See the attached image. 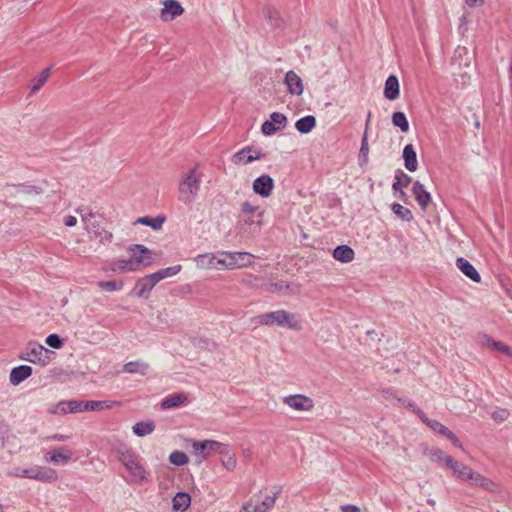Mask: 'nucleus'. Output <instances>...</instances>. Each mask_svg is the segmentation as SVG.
Segmentation results:
<instances>
[{
  "label": "nucleus",
  "instance_id": "nucleus-58",
  "mask_svg": "<svg viewBox=\"0 0 512 512\" xmlns=\"http://www.w3.org/2000/svg\"><path fill=\"white\" fill-rule=\"evenodd\" d=\"M495 340L488 334H483L481 336V343L484 347L492 348V343H494Z\"/></svg>",
  "mask_w": 512,
  "mask_h": 512
},
{
  "label": "nucleus",
  "instance_id": "nucleus-52",
  "mask_svg": "<svg viewBox=\"0 0 512 512\" xmlns=\"http://www.w3.org/2000/svg\"><path fill=\"white\" fill-rule=\"evenodd\" d=\"M509 411L507 409H504V408H498L497 410H495L492 414H491V417L494 421L496 422H504L505 420H507V418L509 417Z\"/></svg>",
  "mask_w": 512,
  "mask_h": 512
},
{
  "label": "nucleus",
  "instance_id": "nucleus-45",
  "mask_svg": "<svg viewBox=\"0 0 512 512\" xmlns=\"http://www.w3.org/2000/svg\"><path fill=\"white\" fill-rule=\"evenodd\" d=\"M169 461L175 466H183L189 462V458L186 453L175 450L169 455Z\"/></svg>",
  "mask_w": 512,
  "mask_h": 512
},
{
  "label": "nucleus",
  "instance_id": "nucleus-3",
  "mask_svg": "<svg viewBox=\"0 0 512 512\" xmlns=\"http://www.w3.org/2000/svg\"><path fill=\"white\" fill-rule=\"evenodd\" d=\"M282 492V487H274L270 493H267L263 498L260 495H255V503L250 501L245 504L240 512H269L274 504L278 496Z\"/></svg>",
  "mask_w": 512,
  "mask_h": 512
},
{
  "label": "nucleus",
  "instance_id": "nucleus-10",
  "mask_svg": "<svg viewBox=\"0 0 512 512\" xmlns=\"http://www.w3.org/2000/svg\"><path fill=\"white\" fill-rule=\"evenodd\" d=\"M284 403L297 411H310L314 407L313 400L302 394L287 396L284 398Z\"/></svg>",
  "mask_w": 512,
  "mask_h": 512
},
{
  "label": "nucleus",
  "instance_id": "nucleus-42",
  "mask_svg": "<svg viewBox=\"0 0 512 512\" xmlns=\"http://www.w3.org/2000/svg\"><path fill=\"white\" fill-rule=\"evenodd\" d=\"M391 210L401 220H404L407 222H410L413 220V214H412L411 210L402 206L399 203H393L391 205Z\"/></svg>",
  "mask_w": 512,
  "mask_h": 512
},
{
  "label": "nucleus",
  "instance_id": "nucleus-27",
  "mask_svg": "<svg viewBox=\"0 0 512 512\" xmlns=\"http://www.w3.org/2000/svg\"><path fill=\"white\" fill-rule=\"evenodd\" d=\"M332 255H333L334 259H336L337 261H340L342 263H349L355 257L354 250L348 245L337 246L333 250Z\"/></svg>",
  "mask_w": 512,
  "mask_h": 512
},
{
  "label": "nucleus",
  "instance_id": "nucleus-37",
  "mask_svg": "<svg viewBox=\"0 0 512 512\" xmlns=\"http://www.w3.org/2000/svg\"><path fill=\"white\" fill-rule=\"evenodd\" d=\"M133 478V481L141 483L149 480V474L140 462L136 463L131 469L128 470Z\"/></svg>",
  "mask_w": 512,
  "mask_h": 512
},
{
  "label": "nucleus",
  "instance_id": "nucleus-26",
  "mask_svg": "<svg viewBox=\"0 0 512 512\" xmlns=\"http://www.w3.org/2000/svg\"><path fill=\"white\" fill-rule=\"evenodd\" d=\"M316 124L315 116L306 115L295 122V128L301 134H308L316 127Z\"/></svg>",
  "mask_w": 512,
  "mask_h": 512
},
{
  "label": "nucleus",
  "instance_id": "nucleus-50",
  "mask_svg": "<svg viewBox=\"0 0 512 512\" xmlns=\"http://www.w3.org/2000/svg\"><path fill=\"white\" fill-rule=\"evenodd\" d=\"M46 344L54 349H60L64 345V340L58 334H49L46 337Z\"/></svg>",
  "mask_w": 512,
  "mask_h": 512
},
{
  "label": "nucleus",
  "instance_id": "nucleus-64",
  "mask_svg": "<svg viewBox=\"0 0 512 512\" xmlns=\"http://www.w3.org/2000/svg\"><path fill=\"white\" fill-rule=\"evenodd\" d=\"M483 3L484 0H465V4L470 8L481 6Z\"/></svg>",
  "mask_w": 512,
  "mask_h": 512
},
{
  "label": "nucleus",
  "instance_id": "nucleus-25",
  "mask_svg": "<svg viewBox=\"0 0 512 512\" xmlns=\"http://www.w3.org/2000/svg\"><path fill=\"white\" fill-rule=\"evenodd\" d=\"M191 503V497L186 492H177L172 499V508L174 512H184Z\"/></svg>",
  "mask_w": 512,
  "mask_h": 512
},
{
  "label": "nucleus",
  "instance_id": "nucleus-63",
  "mask_svg": "<svg viewBox=\"0 0 512 512\" xmlns=\"http://www.w3.org/2000/svg\"><path fill=\"white\" fill-rule=\"evenodd\" d=\"M459 21H460L459 30L462 33H464L467 30V28H466V25H467V22H468L467 17L465 15H462L460 17Z\"/></svg>",
  "mask_w": 512,
  "mask_h": 512
},
{
  "label": "nucleus",
  "instance_id": "nucleus-36",
  "mask_svg": "<svg viewBox=\"0 0 512 512\" xmlns=\"http://www.w3.org/2000/svg\"><path fill=\"white\" fill-rule=\"evenodd\" d=\"M431 459L434 462H444L447 468H451L455 460L450 455L445 454L441 449L435 448L430 451Z\"/></svg>",
  "mask_w": 512,
  "mask_h": 512
},
{
  "label": "nucleus",
  "instance_id": "nucleus-28",
  "mask_svg": "<svg viewBox=\"0 0 512 512\" xmlns=\"http://www.w3.org/2000/svg\"><path fill=\"white\" fill-rule=\"evenodd\" d=\"M218 253L200 254L195 258L196 265L201 269H213L217 267Z\"/></svg>",
  "mask_w": 512,
  "mask_h": 512
},
{
  "label": "nucleus",
  "instance_id": "nucleus-46",
  "mask_svg": "<svg viewBox=\"0 0 512 512\" xmlns=\"http://www.w3.org/2000/svg\"><path fill=\"white\" fill-rule=\"evenodd\" d=\"M117 453L119 455V461L124 465L125 463L131 461L132 459H134V457H136V453L131 449V448H128L127 446L125 445H122L120 446L118 449H117Z\"/></svg>",
  "mask_w": 512,
  "mask_h": 512
},
{
  "label": "nucleus",
  "instance_id": "nucleus-16",
  "mask_svg": "<svg viewBox=\"0 0 512 512\" xmlns=\"http://www.w3.org/2000/svg\"><path fill=\"white\" fill-rule=\"evenodd\" d=\"M412 193L420 208L425 211L428 204L431 202L430 192H428L424 185L417 180L413 184Z\"/></svg>",
  "mask_w": 512,
  "mask_h": 512
},
{
  "label": "nucleus",
  "instance_id": "nucleus-21",
  "mask_svg": "<svg viewBox=\"0 0 512 512\" xmlns=\"http://www.w3.org/2000/svg\"><path fill=\"white\" fill-rule=\"evenodd\" d=\"M402 157L404 160V166L408 171L414 172L417 170V154L412 144L405 145L402 152Z\"/></svg>",
  "mask_w": 512,
  "mask_h": 512
},
{
  "label": "nucleus",
  "instance_id": "nucleus-6",
  "mask_svg": "<svg viewBox=\"0 0 512 512\" xmlns=\"http://www.w3.org/2000/svg\"><path fill=\"white\" fill-rule=\"evenodd\" d=\"M266 158V153H264L261 149L256 148L254 146H245L238 152H236L231 160L234 164H250L253 161L261 160Z\"/></svg>",
  "mask_w": 512,
  "mask_h": 512
},
{
  "label": "nucleus",
  "instance_id": "nucleus-49",
  "mask_svg": "<svg viewBox=\"0 0 512 512\" xmlns=\"http://www.w3.org/2000/svg\"><path fill=\"white\" fill-rule=\"evenodd\" d=\"M222 456V465L229 471L236 467V458L234 454L230 453L229 445H227V454H220Z\"/></svg>",
  "mask_w": 512,
  "mask_h": 512
},
{
  "label": "nucleus",
  "instance_id": "nucleus-60",
  "mask_svg": "<svg viewBox=\"0 0 512 512\" xmlns=\"http://www.w3.org/2000/svg\"><path fill=\"white\" fill-rule=\"evenodd\" d=\"M430 429H432L435 433H437L439 431V428H441V426L443 424H441L440 422H438L437 420H433V419H430V420H427V424H426Z\"/></svg>",
  "mask_w": 512,
  "mask_h": 512
},
{
  "label": "nucleus",
  "instance_id": "nucleus-59",
  "mask_svg": "<svg viewBox=\"0 0 512 512\" xmlns=\"http://www.w3.org/2000/svg\"><path fill=\"white\" fill-rule=\"evenodd\" d=\"M341 512H360V508L354 504H346L340 507Z\"/></svg>",
  "mask_w": 512,
  "mask_h": 512
},
{
  "label": "nucleus",
  "instance_id": "nucleus-47",
  "mask_svg": "<svg viewBox=\"0 0 512 512\" xmlns=\"http://www.w3.org/2000/svg\"><path fill=\"white\" fill-rule=\"evenodd\" d=\"M99 287L107 292L112 291H119L123 288L124 283L123 281H116V280H108V281H100L98 283Z\"/></svg>",
  "mask_w": 512,
  "mask_h": 512
},
{
  "label": "nucleus",
  "instance_id": "nucleus-23",
  "mask_svg": "<svg viewBox=\"0 0 512 512\" xmlns=\"http://www.w3.org/2000/svg\"><path fill=\"white\" fill-rule=\"evenodd\" d=\"M452 471V474L459 480L463 482H467L468 479L473 475V469L470 468L468 465L456 461L453 463L452 467L450 468Z\"/></svg>",
  "mask_w": 512,
  "mask_h": 512
},
{
  "label": "nucleus",
  "instance_id": "nucleus-11",
  "mask_svg": "<svg viewBox=\"0 0 512 512\" xmlns=\"http://www.w3.org/2000/svg\"><path fill=\"white\" fill-rule=\"evenodd\" d=\"M155 275L149 274L145 275L142 278H139L136 281L135 287L133 289V292L140 298L147 299L150 291L155 287V285L158 283L157 279L154 278Z\"/></svg>",
  "mask_w": 512,
  "mask_h": 512
},
{
  "label": "nucleus",
  "instance_id": "nucleus-62",
  "mask_svg": "<svg viewBox=\"0 0 512 512\" xmlns=\"http://www.w3.org/2000/svg\"><path fill=\"white\" fill-rule=\"evenodd\" d=\"M76 223H77V219H76V217H74L72 215H68L64 219V224L67 227H74L76 225Z\"/></svg>",
  "mask_w": 512,
  "mask_h": 512
},
{
  "label": "nucleus",
  "instance_id": "nucleus-38",
  "mask_svg": "<svg viewBox=\"0 0 512 512\" xmlns=\"http://www.w3.org/2000/svg\"><path fill=\"white\" fill-rule=\"evenodd\" d=\"M49 460L53 463H66L71 459V452L70 451H64L63 448H57L53 449L51 452H49Z\"/></svg>",
  "mask_w": 512,
  "mask_h": 512
},
{
  "label": "nucleus",
  "instance_id": "nucleus-57",
  "mask_svg": "<svg viewBox=\"0 0 512 512\" xmlns=\"http://www.w3.org/2000/svg\"><path fill=\"white\" fill-rule=\"evenodd\" d=\"M8 426L7 425H1L0 424V445L4 446L5 440L8 437Z\"/></svg>",
  "mask_w": 512,
  "mask_h": 512
},
{
  "label": "nucleus",
  "instance_id": "nucleus-2",
  "mask_svg": "<svg viewBox=\"0 0 512 512\" xmlns=\"http://www.w3.org/2000/svg\"><path fill=\"white\" fill-rule=\"evenodd\" d=\"M201 174L198 168L193 167L179 183L178 199L182 203L189 205L194 202L200 190Z\"/></svg>",
  "mask_w": 512,
  "mask_h": 512
},
{
  "label": "nucleus",
  "instance_id": "nucleus-48",
  "mask_svg": "<svg viewBox=\"0 0 512 512\" xmlns=\"http://www.w3.org/2000/svg\"><path fill=\"white\" fill-rule=\"evenodd\" d=\"M238 261L237 268L246 267L252 263L254 256L248 252H232Z\"/></svg>",
  "mask_w": 512,
  "mask_h": 512
},
{
  "label": "nucleus",
  "instance_id": "nucleus-34",
  "mask_svg": "<svg viewBox=\"0 0 512 512\" xmlns=\"http://www.w3.org/2000/svg\"><path fill=\"white\" fill-rule=\"evenodd\" d=\"M149 365L142 361H130L124 364L123 371L130 374L140 373L145 375Z\"/></svg>",
  "mask_w": 512,
  "mask_h": 512
},
{
  "label": "nucleus",
  "instance_id": "nucleus-22",
  "mask_svg": "<svg viewBox=\"0 0 512 512\" xmlns=\"http://www.w3.org/2000/svg\"><path fill=\"white\" fill-rule=\"evenodd\" d=\"M187 400H188V396L185 393L171 394V395H168L167 397H165L161 401L160 408L162 410L177 408V407L181 406L182 404H184L185 402H187Z\"/></svg>",
  "mask_w": 512,
  "mask_h": 512
},
{
  "label": "nucleus",
  "instance_id": "nucleus-56",
  "mask_svg": "<svg viewBox=\"0 0 512 512\" xmlns=\"http://www.w3.org/2000/svg\"><path fill=\"white\" fill-rule=\"evenodd\" d=\"M256 207H254L251 203H249L248 201H245L241 204V212L242 213H247V214H253L255 211H256Z\"/></svg>",
  "mask_w": 512,
  "mask_h": 512
},
{
  "label": "nucleus",
  "instance_id": "nucleus-51",
  "mask_svg": "<svg viewBox=\"0 0 512 512\" xmlns=\"http://www.w3.org/2000/svg\"><path fill=\"white\" fill-rule=\"evenodd\" d=\"M492 350H495V351H498L500 353H503L509 357L512 358V349L506 345L505 343L501 342V341H496L494 343H492Z\"/></svg>",
  "mask_w": 512,
  "mask_h": 512
},
{
  "label": "nucleus",
  "instance_id": "nucleus-15",
  "mask_svg": "<svg viewBox=\"0 0 512 512\" xmlns=\"http://www.w3.org/2000/svg\"><path fill=\"white\" fill-rule=\"evenodd\" d=\"M33 369L29 365H19L13 367L10 371L9 381L13 386H17L32 375Z\"/></svg>",
  "mask_w": 512,
  "mask_h": 512
},
{
  "label": "nucleus",
  "instance_id": "nucleus-29",
  "mask_svg": "<svg viewBox=\"0 0 512 512\" xmlns=\"http://www.w3.org/2000/svg\"><path fill=\"white\" fill-rule=\"evenodd\" d=\"M165 221H166V216L163 214H159L155 217H151V216L139 217L135 221V224H141V225L149 226L153 230H159L162 228Z\"/></svg>",
  "mask_w": 512,
  "mask_h": 512
},
{
  "label": "nucleus",
  "instance_id": "nucleus-8",
  "mask_svg": "<svg viewBox=\"0 0 512 512\" xmlns=\"http://www.w3.org/2000/svg\"><path fill=\"white\" fill-rule=\"evenodd\" d=\"M260 289H263L270 293H284V294H298L300 293V285H290L283 280L278 282H263L260 285Z\"/></svg>",
  "mask_w": 512,
  "mask_h": 512
},
{
  "label": "nucleus",
  "instance_id": "nucleus-4",
  "mask_svg": "<svg viewBox=\"0 0 512 512\" xmlns=\"http://www.w3.org/2000/svg\"><path fill=\"white\" fill-rule=\"evenodd\" d=\"M193 453L199 458V462L207 459L212 452L218 454H227V444L218 442L216 440H194L192 443Z\"/></svg>",
  "mask_w": 512,
  "mask_h": 512
},
{
  "label": "nucleus",
  "instance_id": "nucleus-1",
  "mask_svg": "<svg viewBox=\"0 0 512 512\" xmlns=\"http://www.w3.org/2000/svg\"><path fill=\"white\" fill-rule=\"evenodd\" d=\"M254 321L265 326L286 327L294 331L302 330V322L295 313H290L284 309L263 313L254 318Z\"/></svg>",
  "mask_w": 512,
  "mask_h": 512
},
{
  "label": "nucleus",
  "instance_id": "nucleus-31",
  "mask_svg": "<svg viewBox=\"0 0 512 512\" xmlns=\"http://www.w3.org/2000/svg\"><path fill=\"white\" fill-rule=\"evenodd\" d=\"M394 179L395 181L392 184V190L394 191V194H396L398 190L408 187L412 181V178L404 173L401 169L396 170Z\"/></svg>",
  "mask_w": 512,
  "mask_h": 512
},
{
  "label": "nucleus",
  "instance_id": "nucleus-35",
  "mask_svg": "<svg viewBox=\"0 0 512 512\" xmlns=\"http://www.w3.org/2000/svg\"><path fill=\"white\" fill-rule=\"evenodd\" d=\"M392 124L399 128L401 132L407 133L409 131V122L404 112L396 111L391 117Z\"/></svg>",
  "mask_w": 512,
  "mask_h": 512
},
{
  "label": "nucleus",
  "instance_id": "nucleus-44",
  "mask_svg": "<svg viewBox=\"0 0 512 512\" xmlns=\"http://www.w3.org/2000/svg\"><path fill=\"white\" fill-rule=\"evenodd\" d=\"M264 16L272 26L279 27L281 25L282 19L277 9L271 6L265 7Z\"/></svg>",
  "mask_w": 512,
  "mask_h": 512
},
{
  "label": "nucleus",
  "instance_id": "nucleus-61",
  "mask_svg": "<svg viewBox=\"0 0 512 512\" xmlns=\"http://www.w3.org/2000/svg\"><path fill=\"white\" fill-rule=\"evenodd\" d=\"M14 476L30 479L31 475L29 472V468H25V469H17V471L14 473Z\"/></svg>",
  "mask_w": 512,
  "mask_h": 512
},
{
  "label": "nucleus",
  "instance_id": "nucleus-18",
  "mask_svg": "<svg viewBox=\"0 0 512 512\" xmlns=\"http://www.w3.org/2000/svg\"><path fill=\"white\" fill-rule=\"evenodd\" d=\"M457 268L470 280L475 283H479L481 281V276L476 268L465 258L458 257L456 259Z\"/></svg>",
  "mask_w": 512,
  "mask_h": 512
},
{
  "label": "nucleus",
  "instance_id": "nucleus-40",
  "mask_svg": "<svg viewBox=\"0 0 512 512\" xmlns=\"http://www.w3.org/2000/svg\"><path fill=\"white\" fill-rule=\"evenodd\" d=\"M38 474V481H42L45 483H52L56 481L58 478L57 472L49 467L39 466Z\"/></svg>",
  "mask_w": 512,
  "mask_h": 512
},
{
  "label": "nucleus",
  "instance_id": "nucleus-41",
  "mask_svg": "<svg viewBox=\"0 0 512 512\" xmlns=\"http://www.w3.org/2000/svg\"><path fill=\"white\" fill-rule=\"evenodd\" d=\"M368 154H369V145H368V134L364 131L361 147L358 155V162L361 167L365 166L368 163Z\"/></svg>",
  "mask_w": 512,
  "mask_h": 512
},
{
  "label": "nucleus",
  "instance_id": "nucleus-24",
  "mask_svg": "<svg viewBox=\"0 0 512 512\" xmlns=\"http://www.w3.org/2000/svg\"><path fill=\"white\" fill-rule=\"evenodd\" d=\"M140 261V258H128L123 260H116L110 263V270L113 272L116 271H134L137 269V262Z\"/></svg>",
  "mask_w": 512,
  "mask_h": 512
},
{
  "label": "nucleus",
  "instance_id": "nucleus-14",
  "mask_svg": "<svg viewBox=\"0 0 512 512\" xmlns=\"http://www.w3.org/2000/svg\"><path fill=\"white\" fill-rule=\"evenodd\" d=\"M285 84L287 85L289 93L292 95L299 96L304 91V85L301 77L293 70H290L286 73Z\"/></svg>",
  "mask_w": 512,
  "mask_h": 512
},
{
  "label": "nucleus",
  "instance_id": "nucleus-39",
  "mask_svg": "<svg viewBox=\"0 0 512 512\" xmlns=\"http://www.w3.org/2000/svg\"><path fill=\"white\" fill-rule=\"evenodd\" d=\"M50 70H51V68L48 67V68L42 70L36 77L33 78L32 85H31L32 93L38 92L41 89V87L45 84V82L47 81V79L50 75Z\"/></svg>",
  "mask_w": 512,
  "mask_h": 512
},
{
  "label": "nucleus",
  "instance_id": "nucleus-9",
  "mask_svg": "<svg viewBox=\"0 0 512 512\" xmlns=\"http://www.w3.org/2000/svg\"><path fill=\"white\" fill-rule=\"evenodd\" d=\"M274 186V180L268 174H263L257 177L252 184L254 193L263 198H267L272 194Z\"/></svg>",
  "mask_w": 512,
  "mask_h": 512
},
{
  "label": "nucleus",
  "instance_id": "nucleus-7",
  "mask_svg": "<svg viewBox=\"0 0 512 512\" xmlns=\"http://www.w3.org/2000/svg\"><path fill=\"white\" fill-rule=\"evenodd\" d=\"M269 117L270 119L261 125L263 135L271 136L286 127L287 117L283 113L273 112Z\"/></svg>",
  "mask_w": 512,
  "mask_h": 512
},
{
  "label": "nucleus",
  "instance_id": "nucleus-5",
  "mask_svg": "<svg viewBox=\"0 0 512 512\" xmlns=\"http://www.w3.org/2000/svg\"><path fill=\"white\" fill-rule=\"evenodd\" d=\"M51 351L43 345L34 344L28 347L19 356L20 359L45 366L48 363L49 357L47 356Z\"/></svg>",
  "mask_w": 512,
  "mask_h": 512
},
{
  "label": "nucleus",
  "instance_id": "nucleus-30",
  "mask_svg": "<svg viewBox=\"0 0 512 512\" xmlns=\"http://www.w3.org/2000/svg\"><path fill=\"white\" fill-rule=\"evenodd\" d=\"M117 404H118V402L109 401V400H104V401H95V400L85 401L84 400V411H102L105 409H111Z\"/></svg>",
  "mask_w": 512,
  "mask_h": 512
},
{
  "label": "nucleus",
  "instance_id": "nucleus-53",
  "mask_svg": "<svg viewBox=\"0 0 512 512\" xmlns=\"http://www.w3.org/2000/svg\"><path fill=\"white\" fill-rule=\"evenodd\" d=\"M263 282H266V280H265L263 277L255 276V275H249V276L245 279V283H246V284L251 285V286H253V287H257V288H260V285H261Z\"/></svg>",
  "mask_w": 512,
  "mask_h": 512
},
{
  "label": "nucleus",
  "instance_id": "nucleus-12",
  "mask_svg": "<svg viewBox=\"0 0 512 512\" xmlns=\"http://www.w3.org/2000/svg\"><path fill=\"white\" fill-rule=\"evenodd\" d=\"M84 411V400H63L59 401L53 410H50L51 414H67V413H78Z\"/></svg>",
  "mask_w": 512,
  "mask_h": 512
},
{
  "label": "nucleus",
  "instance_id": "nucleus-32",
  "mask_svg": "<svg viewBox=\"0 0 512 512\" xmlns=\"http://www.w3.org/2000/svg\"><path fill=\"white\" fill-rule=\"evenodd\" d=\"M217 265H221L222 268L226 269H234L237 268L238 261L232 252H218Z\"/></svg>",
  "mask_w": 512,
  "mask_h": 512
},
{
  "label": "nucleus",
  "instance_id": "nucleus-54",
  "mask_svg": "<svg viewBox=\"0 0 512 512\" xmlns=\"http://www.w3.org/2000/svg\"><path fill=\"white\" fill-rule=\"evenodd\" d=\"M92 233L96 237H99L101 242H103V241L110 242L112 240V237H113L112 233L107 231V230H105V229H102L101 231L92 230Z\"/></svg>",
  "mask_w": 512,
  "mask_h": 512
},
{
  "label": "nucleus",
  "instance_id": "nucleus-19",
  "mask_svg": "<svg viewBox=\"0 0 512 512\" xmlns=\"http://www.w3.org/2000/svg\"><path fill=\"white\" fill-rule=\"evenodd\" d=\"M129 251L132 252V256L130 258H140V261L137 262V268L140 264L148 266L153 262L151 251L144 245L135 244L129 248Z\"/></svg>",
  "mask_w": 512,
  "mask_h": 512
},
{
  "label": "nucleus",
  "instance_id": "nucleus-33",
  "mask_svg": "<svg viewBox=\"0 0 512 512\" xmlns=\"http://www.w3.org/2000/svg\"><path fill=\"white\" fill-rule=\"evenodd\" d=\"M133 433L138 437H144L151 434L155 430L153 421H140L133 426Z\"/></svg>",
  "mask_w": 512,
  "mask_h": 512
},
{
  "label": "nucleus",
  "instance_id": "nucleus-43",
  "mask_svg": "<svg viewBox=\"0 0 512 512\" xmlns=\"http://www.w3.org/2000/svg\"><path fill=\"white\" fill-rule=\"evenodd\" d=\"M181 269V265H174L167 268H163L153 273L155 275L154 278H156L157 281L160 282L165 278L177 275L181 271Z\"/></svg>",
  "mask_w": 512,
  "mask_h": 512
},
{
  "label": "nucleus",
  "instance_id": "nucleus-55",
  "mask_svg": "<svg viewBox=\"0 0 512 512\" xmlns=\"http://www.w3.org/2000/svg\"><path fill=\"white\" fill-rule=\"evenodd\" d=\"M446 438L448 440L451 441V443L457 447V448H460V449H463V445L461 443V441L459 440V438L456 436V434L452 431H450V433L446 436Z\"/></svg>",
  "mask_w": 512,
  "mask_h": 512
},
{
  "label": "nucleus",
  "instance_id": "nucleus-20",
  "mask_svg": "<svg viewBox=\"0 0 512 512\" xmlns=\"http://www.w3.org/2000/svg\"><path fill=\"white\" fill-rule=\"evenodd\" d=\"M400 95V85L397 76L389 75L385 81L384 96L388 100H395Z\"/></svg>",
  "mask_w": 512,
  "mask_h": 512
},
{
  "label": "nucleus",
  "instance_id": "nucleus-13",
  "mask_svg": "<svg viewBox=\"0 0 512 512\" xmlns=\"http://www.w3.org/2000/svg\"><path fill=\"white\" fill-rule=\"evenodd\" d=\"M160 17L163 21H172L184 13V8L177 0H165Z\"/></svg>",
  "mask_w": 512,
  "mask_h": 512
},
{
  "label": "nucleus",
  "instance_id": "nucleus-17",
  "mask_svg": "<svg viewBox=\"0 0 512 512\" xmlns=\"http://www.w3.org/2000/svg\"><path fill=\"white\" fill-rule=\"evenodd\" d=\"M467 483L471 486L480 487L489 492H496L498 490L496 483L475 471H473V475L468 479Z\"/></svg>",
  "mask_w": 512,
  "mask_h": 512
}]
</instances>
